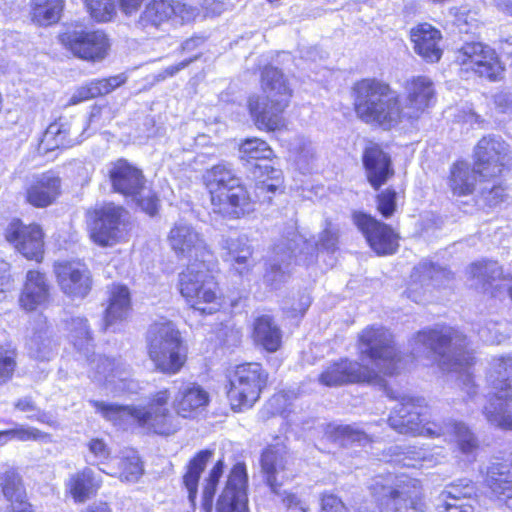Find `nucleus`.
Listing matches in <instances>:
<instances>
[{
  "instance_id": "f257e3e1",
  "label": "nucleus",
  "mask_w": 512,
  "mask_h": 512,
  "mask_svg": "<svg viewBox=\"0 0 512 512\" xmlns=\"http://www.w3.org/2000/svg\"><path fill=\"white\" fill-rule=\"evenodd\" d=\"M415 356L431 354L442 371L458 372L457 385L466 393L464 401L473 400L477 394L476 385L468 368L474 357L468 350L466 337L452 327H440L419 331L412 340Z\"/></svg>"
},
{
  "instance_id": "f03ea898",
  "label": "nucleus",
  "mask_w": 512,
  "mask_h": 512,
  "mask_svg": "<svg viewBox=\"0 0 512 512\" xmlns=\"http://www.w3.org/2000/svg\"><path fill=\"white\" fill-rule=\"evenodd\" d=\"M422 402L421 399L403 396L388 418L390 427L400 434L443 437L445 441H455L459 450L466 455L477 450L478 440L465 423L452 419L442 423L426 421V408Z\"/></svg>"
},
{
  "instance_id": "7ed1b4c3",
  "label": "nucleus",
  "mask_w": 512,
  "mask_h": 512,
  "mask_svg": "<svg viewBox=\"0 0 512 512\" xmlns=\"http://www.w3.org/2000/svg\"><path fill=\"white\" fill-rule=\"evenodd\" d=\"M382 512H425L420 481L392 473L375 476L369 485ZM320 512H347L344 503L333 494H324Z\"/></svg>"
},
{
  "instance_id": "20e7f679",
  "label": "nucleus",
  "mask_w": 512,
  "mask_h": 512,
  "mask_svg": "<svg viewBox=\"0 0 512 512\" xmlns=\"http://www.w3.org/2000/svg\"><path fill=\"white\" fill-rule=\"evenodd\" d=\"M168 389H162L150 398L148 407L118 405L91 400L90 403L106 420L123 429L137 424L160 435H170L177 431L179 422L167 407L170 400Z\"/></svg>"
},
{
  "instance_id": "39448f33",
  "label": "nucleus",
  "mask_w": 512,
  "mask_h": 512,
  "mask_svg": "<svg viewBox=\"0 0 512 512\" xmlns=\"http://www.w3.org/2000/svg\"><path fill=\"white\" fill-rule=\"evenodd\" d=\"M352 93L355 113L367 124L391 129L408 120L399 94L382 80L362 79L354 84Z\"/></svg>"
},
{
  "instance_id": "423d86ee",
  "label": "nucleus",
  "mask_w": 512,
  "mask_h": 512,
  "mask_svg": "<svg viewBox=\"0 0 512 512\" xmlns=\"http://www.w3.org/2000/svg\"><path fill=\"white\" fill-rule=\"evenodd\" d=\"M204 181L210 194L213 213L224 218L238 219L254 210V202L248 190L230 165H214L206 171Z\"/></svg>"
},
{
  "instance_id": "0eeeda50",
  "label": "nucleus",
  "mask_w": 512,
  "mask_h": 512,
  "mask_svg": "<svg viewBox=\"0 0 512 512\" xmlns=\"http://www.w3.org/2000/svg\"><path fill=\"white\" fill-rule=\"evenodd\" d=\"M488 382L492 392L483 407V415L491 425L512 430V355L492 360Z\"/></svg>"
},
{
  "instance_id": "6e6552de",
  "label": "nucleus",
  "mask_w": 512,
  "mask_h": 512,
  "mask_svg": "<svg viewBox=\"0 0 512 512\" xmlns=\"http://www.w3.org/2000/svg\"><path fill=\"white\" fill-rule=\"evenodd\" d=\"M147 349L156 371L174 375L180 372L187 360L180 331L169 320L150 325L147 332Z\"/></svg>"
},
{
  "instance_id": "1a4fd4ad",
  "label": "nucleus",
  "mask_w": 512,
  "mask_h": 512,
  "mask_svg": "<svg viewBox=\"0 0 512 512\" xmlns=\"http://www.w3.org/2000/svg\"><path fill=\"white\" fill-rule=\"evenodd\" d=\"M214 264L191 262L180 274L179 286L182 296L195 310L204 314H212L218 310L216 282L211 274Z\"/></svg>"
},
{
  "instance_id": "9d476101",
  "label": "nucleus",
  "mask_w": 512,
  "mask_h": 512,
  "mask_svg": "<svg viewBox=\"0 0 512 512\" xmlns=\"http://www.w3.org/2000/svg\"><path fill=\"white\" fill-rule=\"evenodd\" d=\"M112 190L130 198L149 215L157 212V198L147 189L142 171L125 159H118L107 166Z\"/></svg>"
},
{
  "instance_id": "9b49d317",
  "label": "nucleus",
  "mask_w": 512,
  "mask_h": 512,
  "mask_svg": "<svg viewBox=\"0 0 512 512\" xmlns=\"http://www.w3.org/2000/svg\"><path fill=\"white\" fill-rule=\"evenodd\" d=\"M361 359H369L386 375H393L400 369L401 357L393 336L383 326H368L358 337Z\"/></svg>"
},
{
  "instance_id": "f8f14e48",
  "label": "nucleus",
  "mask_w": 512,
  "mask_h": 512,
  "mask_svg": "<svg viewBox=\"0 0 512 512\" xmlns=\"http://www.w3.org/2000/svg\"><path fill=\"white\" fill-rule=\"evenodd\" d=\"M267 374L258 363L238 365L229 377L228 399L233 409L250 408L259 399Z\"/></svg>"
},
{
  "instance_id": "ddd939ff",
  "label": "nucleus",
  "mask_w": 512,
  "mask_h": 512,
  "mask_svg": "<svg viewBox=\"0 0 512 512\" xmlns=\"http://www.w3.org/2000/svg\"><path fill=\"white\" fill-rule=\"evenodd\" d=\"M475 169L480 178H500L512 165V150L499 135L482 137L475 149Z\"/></svg>"
},
{
  "instance_id": "4468645a",
  "label": "nucleus",
  "mask_w": 512,
  "mask_h": 512,
  "mask_svg": "<svg viewBox=\"0 0 512 512\" xmlns=\"http://www.w3.org/2000/svg\"><path fill=\"white\" fill-rule=\"evenodd\" d=\"M316 247L310 244L303 235L292 232L291 238L281 241L274 247V258L269 263L264 274L265 282L277 288L279 284L285 282L288 278V266L291 260L298 259L302 253H310L315 251Z\"/></svg>"
},
{
  "instance_id": "2eb2a0df",
  "label": "nucleus",
  "mask_w": 512,
  "mask_h": 512,
  "mask_svg": "<svg viewBox=\"0 0 512 512\" xmlns=\"http://www.w3.org/2000/svg\"><path fill=\"white\" fill-rule=\"evenodd\" d=\"M167 241L176 255L187 259L189 263L201 260L203 263H212L214 260L203 236L187 222H176L169 231Z\"/></svg>"
},
{
  "instance_id": "dca6fc26",
  "label": "nucleus",
  "mask_w": 512,
  "mask_h": 512,
  "mask_svg": "<svg viewBox=\"0 0 512 512\" xmlns=\"http://www.w3.org/2000/svg\"><path fill=\"white\" fill-rule=\"evenodd\" d=\"M59 40L74 56L92 62L103 60L110 47L107 35L100 30L67 31L59 36Z\"/></svg>"
},
{
  "instance_id": "f3484780",
  "label": "nucleus",
  "mask_w": 512,
  "mask_h": 512,
  "mask_svg": "<svg viewBox=\"0 0 512 512\" xmlns=\"http://www.w3.org/2000/svg\"><path fill=\"white\" fill-rule=\"evenodd\" d=\"M457 61L467 70H473L491 81L501 79L504 67L495 51L481 43H467L457 53Z\"/></svg>"
},
{
  "instance_id": "a211bd4d",
  "label": "nucleus",
  "mask_w": 512,
  "mask_h": 512,
  "mask_svg": "<svg viewBox=\"0 0 512 512\" xmlns=\"http://www.w3.org/2000/svg\"><path fill=\"white\" fill-rule=\"evenodd\" d=\"M126 211L112 203L96 211V218L91 226V239L98 245L106 247L117 243L123 236L124 216Z\"/></svg>"
},
{
  "instance_id": "6ab92c4d",
  "label": "nucleus",
  "mask_w": 512,
  "mask_h": 512,
  "mask_svg": "<svg viewBox=\"0 0 512 512\" xmlns=\"http://www.w3.org/2000/svg\"><path fill=\"white\" fill-rule=\"evenodd\" d=\"M126 211L112 203L96 211V218L91 226V239L98 245L106 247L117 243L123 236L124 216Z\"/></svg>"
},
{
  "instance_id": "aec40b11",
  "label": "nucleus",
  "mask_w": 512,
  "mask_h": 512,
  "mask_svg": "<svg viewBox=\"0 0 512 512\" xmlns=\"http://www.w3.org/2000/svg\"><path fill=\"white\" fill-rule=\"evenodd\" d=\"M248 475L244 463H236L216 503V512H249Z\"/></svg>"
},
{
  "instance_id": "412c9836",
  "label": "nucleus",
  "mask_w": 512,
  "mask_h": 512,
  "mask_svg": "<svg viewBox=\"0 0 512 512\" xmlns=\"http://www.w3.org/2000/svg\"><path fill=\"white\" fill-rule=\"evenodd\" d=\"M353 222L378 255H389L396 252L398 235L390 226L363 212H354Z\"/></svg>"
},
{
  "instance_id": "4be33fe9",
  "label": "nucleus",
  "mask_w": 512,
  "mask_h": 512,
  "mask_svg": "<svg viewBox=\"0 0 512 512\" xmlns=\"http://www.w3.org/2000/svg\"><path fill=\"white\" fill-rule=\"evenodd\" d=\"M5 238L27 259L41 261L44 241L40 226L25 225L21 220L14 219L6 228Z\"/></svg>"
},
{
  "instance_id": "5701e85b",
  "label": "nucleus",
  "mask_w": 512,
  "mask_h": 512,
  "mask_svg": "<svg viewBox=\"0 0 512 512\" xmlns=\"http://www.w3.org/2000/svg\"><path fill=\"white\" fill-rule=\"evenodd\" d=\"M376 378L374 370L357 361L347 358L328 364L318 377L327 387H338L350 383L372 382Z\"/></svg>"
},
{
  "instance_id": "b1692460",
  "label": "nucleus",
  "mask_w": 512,
  "mask_h": 512,
  "mask_svg": "<svg viewBox=\"0 0 512 512\" xmlns=\"http://www.w3.org/2000/svg\"><path fill=\"white\" fill-rule=\"evenodd\" d=\"M173 408L182 418L194 419L210 402V395L200 384L192 381H175Z\"/></svg>"
},
{
  "instance_id": "393cba45",
  "label": "nucleus",
  "mask_w": 512,
  "mask_h": 512,
  "mask_svg": "<svg viewBox=\"0 0 512 512\" xmlns=\"http://www.w3.org/2000/svg\"><path fill=\"white\" fill-rule=\"evenodd\" d=\"M61 291L72 299L85 298L92 289L89 269L78 262H60L54 267Z\"/></svg>"
},
{
  "instance_id": "a878e982",
  "label": "nucleus",
  "mask_w": 512,
  "mask_h": 512,
  "mask_svg": "<svg viewBox=\"0 0 512 512\" xmlns=\"http://www.w3.org/2000/svg\"><path fill=\"white\" fill-rule=\"evenodd\" d=\"M363 167L369 184L378 190L394 175L390 155L375 143H370L363 151Z\"/></svg>"
},
{
  "instance_id": "bb28decb",
  "label": "nucleus",
  "mask_w": 512,
  "mask_h": 512,
  "mask_svg": "<svg viewBox=\"0 0 512 512\" xmlns=\"http://www.w3.org/2000/svg\"><path fill=\"white\" fill-rule=\"evenodd\" d=\"M405 92L403 107L408 120L418 119L430 107L435 97L433 82L424 76L407 81Z\"/></svg>"
},
{
  "instance_id": "cd10ccee",
  "label": "nucleus",
  "mask_w": 512,
  "mask_h": 512,
  "mask_svg": "<svg viewBox=\"0 0 512 512\" xmlns=\"http://www.w3.org/2000/svg\"><path fill=\"white\" fill-rule=\"evenodd\" d=\"M61 179L52 171L34 175L26 186V201L37 208L51 205L60 195Z\"/></svg>"
},
{
  "instance_id": "c85d7f7f",
  "label": "nucleus",
  "mask_w": 512,
  "mask_h": 512,
  "mask_svg": "<svg viewBox=\"0 0 512 512\" xmlns=\"http://www.w3.org/2000/svg\"><path fill=\"white\" fill-rule=\"evenodd\" d=\"M0 488L10 505L6 512H33L26 500V491L16 469L9 464H0Z\"/></svg>"
},
{
  "instance_id": "c756f323",
  "label": "nucleus",
  "mask_w": 512,
  "mask_h": 512,
  "mask_svg": "<svg viewBox=\"0 0 512 512\" xmlns=\"http://www.w3.org/2000/svg\"><path fill=\"white\" fill-rule=\"evenodd\" d=\"M278 100V98H268L266 96L250 97L248 102L249 111L259 129L275 131L285 126L282 113L287 107L280 110Z\"/></svg>"
},
{
  "instance_id": "7c9ffc66",
  "label": "nucleus",
  "mask_w": 512,
  "mask_h": 512,
  "mask_svg": "<svg viewBox=\"0 0 512 512\" xmlns=\"http://www.w3.org/2000/svg\"><path fill=\"white\" fill-rule=\"evenodd\" d=\"M288 460V451L282 444L271 445L267 447L260 459L261 472L267 485L273 493L278 494V489L282 485Z\"/></svg>"
},
{
  "instance_id": "2f4dec72",
  "label": "nucleus",
  "mask_w": 512,
  "mask_h": 512,
  "mask_svg": "<svg viewBox=\"0 0 512 512\" xmlns=\"http://www.w3.org/2000/svg\"><path fill=\"white\" fill-rule=\"evenodd\" d=\"M50 301V285L46 276L30 270L26 274V281L19 297L21 308L26 311H34L45 307Z\"/></svg>"
},
{
  "instance_id": "473e14b6",
  "label": "nucleus",
  "mask_w": 512,
  "mask_h": 512,
  "mask_svg": "<svg viewBox=\"0 0 512 512\" xmlns=\"http://www.w3.org/2000/svg\"><path fill=\"white\" fill-rule=\"evenodd\" d=\"M410 38L414 51L428 62H437L442 56L441 32L431 24L422 23L412 28Z\"/></svg>"
},
{
  "instance_id": "72a5a7b5",
  "label": "nucleus",
  "mask_w": 512,
  "mask_h": 512,
  "mask_svg": "<svg viewBox=\"0 0 512 512\" xmlns=\"http://www.w3.org/2000/svg\"><path fill=\"white\" fill-rule=\"evenodd\" d=\"M131 312L129 289L120 284L109 288L108 306L105 310V329L126 320Z\"/></svg>"
},
{
  "instance_id": "f704fd0d",
  "label": "nucleus",
  "mask_w": 512,
  "mask_h": 512,
  "mask_svg": "<svg viewBox=\"0 0 512 512\" xmlns=\"http://www.w3.org/2000/svg\"><path fill=\"white\" fill-rule=\"evenodd\" d=\"M129 376V369L121 364L116 363L114 359L99 356L95 364V372L93 379L112 385L117 390L126 389V381Z\"/></svg>"
},
{
  "instance_id": "c9c22d12",
  "label": "nucleus",
  "mask_w": 512,
  "mask_h": 512,
  "mask_svg": "<svg viewBox=\"0 0 512 512\" xmlns=\"http://www.w3.org/2000/svg\"><path fill=\"white\" fill-rule=\"evenodd\" d=\"M486 483L498 499H512V464L492 463L487 468Z\"/></svg>"
},
{
  "instance_id": "e433bc0d",
  "label": "nucleus",
  "mask_w": 512,
  "mask_h": 512,
  "mask_svg": "<svg viewBox=\"0 0 512 512\" xmlns=\"http://www.w3.org/2000/svg\"><path fill=\"white\" fill-rule=\"evenodd\" d=\"M253 339L267 352H276L282 343V331L268 315L258 317L254 322Z\"/></svg>"
},
{
  "instance_id": "4c0bfd02",
  "label": "nucleus",
  "mask_w": 512,
  "mask_h": 512,
  "mask_svg": "<svg viewBox=\"0 0 512 512\" xmlns=\"http://www.w3.org/2000/svg\"><path fill=\"white\" fill-rule=\"evenodd\" d=\"M262 87L268 98H278V107H288L291 91L283 73L275 67H265L262 72Z\"/></svg>"
},
{
  "instance_id": "58836bf2",
  "label": "nucleus",
  "mask_w": 512,
  "mask_h": 512,
  "mask_svg": "<svg viewBox=\"0 0 512 512\" xmlns=\"http://www.w3.org/2000/svg\"><path fill=\"white\" fill-rule=\"evenodd\" d=\"M66 487L75 502L83 503L100 487V481L95 479L91 468L85 467L70 476Z\"/></svg>"
},
{
  "instance_id": "ea45409f",
  "label": "nucleus",
  "mask_w": 512,
  "mask_h": 512,
  "mask_svg": "<svg viewBox=\"0 0 512 512\" xmlns=\"http://www.w3.org/2000/svg\"><path fill=\"white\" fill-rule=\"evenodd\" d=\"M174 14V8L168 0H151L136 21V27L142 30L156 29Z\"/></svg>"
},
{
  "instance_id": "a19ab883",
  "label": "nucleus",
  "mask_w": 512,
  "mask_h": 512,
  "mask_svg": "<svg viewBox=\"0 0 512 512\" xmlns=\"http://www.w3.org/2000/svg\"><path fill=\"white\" fill-rule=\"evenodd\" d=\"M71 126L61 120L50 124L45 130L39 143V150L43 153L54 151L58 148H65L76 143L71 137Z\"/></svg>"
},
{
  "instance_id": "79ce46f5",
  "label": "nucleus",
  "mask_w": 512,
  "mask_h": 512,
  "mask_svg": "<svg viewBox=\"0 0 512 512\" xmlns=\"http://www.w3.org/2000/svg\"><path fill=\"white\" fill-rule=\"evenodd\" d=\"M213 456V451L202 450L198 452L188 463L187 470L183 475V486L188 493V499L195 505V499L198 493V483L202 472L207 463Z\"/></svg>"
},
{
  "instance_id": "37998d69",
  "label": "nucleus",
  "mask_w": 512,
  "mask_h": 512,
  "mask_svg": "<svg viewBox=\"0 0 512 512\" xmlns=\"http://www.w3.org/2000/svg\"><path fill=\"white\" fill-rule=\"evenodd\" d=\"M475 165L473 168L466 162L455 163L450 171L449 187L454 195L465 196L474 192L476 186Z\"/></svg>"
},
{
  "instance_id": "c03bdc74",
  "label": "nucleus",
  "mask_w": 512,
  "mask_h": 512,
  "mask_svg": "<svg viewBox=\"0 0 512 512\" xmlns=\"http://www.w3.org/2000/svg\"><path fill=\"white\" fill-rule=\"evenodd\" d=\"M64 3V0H32L30 4L32 21L40 26L58 22Z\"/></svg>"
},
{
  "instance_id": "a18cd8bd",
  "label": "nucleus",
  "mask_w": 512,
  "mask_h": 512,
  "mask_svg": "<svg viewBox=\"0 0 512 512\" xmlns=\"http://www.w3.org/2000/svg\"><path fill=\"white\" fill-rule=\"evenodd\" d=\"M124 81L125 78L121 75L92 81L88 85L77 90V92L71 97L70 104H77L91 98L108 94L124 83Z\"/></svg>"
},
{
  "instance_id": "49530a36",
  "label": "nucleus",
  "mask_w": 512,
  "mask_h": 512,
  "mask_svg": "<svg viewBox=\"0 0 512 512\" xmlns=\"http://www.w3.org/2000/svg\"><path fill=\"white\" fill-rule=\"evenodd\" d=\"M239 153L241 160L251 164L255 170V164L252 161L267 160L272 156L273 152L265 141L259 138H251L241 143Z\"/></svg>"
},
{
  "instance_id": "de8ad7c7",
  "label": "nucleus",
  "mask_w": 512,
  "mask_h": 512,
  "mask_svg": "<svg viewBox=\"0 0 512 512\" xmlns=\"http://www.w3.org/2000/svg\"><path fill=\"white\" fill-rule=\"evenodd\" d=\"M412 277L421 282H432L440 286L451 279V272L432 262L423 261L415 268Z\"/></svg>"
},
{
  "instance_id": "09e8293b",
  "label": "nucleus",
  "mask_w": 512,
  "mask_h": 512,
  "mask_svg": "<svg viewBox=\"0 0 512 512\" xmlns=\"http://www.w3.org/2000/svg\"><path fill=\"white\" fill-rule=\"evenodd\" d=\"M223 472L224 462L220 459L215 463V465L209 471L208 476L204 480L202 490V509L204 512H212L213 498Z\"/></svg>"
},
{
  "instance_id": "8fccbe9b",
  "label": "nucleus",
  "mask_w": 512,
  "mask_h": 512,
  "mask_svg": "<svg viewBox=\"0 0 512 512\" xmlns=\"http://www.w3.org/2000/svg\"><path fill=\"white\" fill-rule=\"evenodd\" d=\"M28 351L31 357L49 361L54 355V345L46 331L35 332L27 342Z\"/></svg>"
},
{
  "instance_id": "3c124183",
  "label": "nucleus",
  "mask_w": 512,
  "mask_h": 512,
  "mask_svg": "<svg viewBox=\"0 0 512 512\" xmlns=\"http://www.w3.org/2000/svg\"><path fill=\"white\" fill-rule=\"evenodd\" d=\"M502 268L494 261H478L472 263L468 268L471 279H476L479 284L485 285L499 279L502 276Z\"/></svg>"
},
{
  "instance_id": "603ef678",
  "label": "nucleus",
  "mask_w": 512,
  "mask_h": 512,
  "mask_svg": "<svg viewBox=\"0 0 512 512\" xmlns=\"http://www.w3.org/2000/svg\"><path fill=\"white\" fill-rule=\"evenodd\" d=\"M143 474L140 458L135 452L123 456L118 462V472L115 473L122 482L135 483Z\"/></svg>"
},
{
  "instance_id": "864d4df0",
  "label": "nucleus",
  "mask_w": 512,
  "mask_h": 512,
  "mask_svg": "<svg viewBox=\"0 0 512 512\" xmlns=\"http://www.w3.org/2000/svg\"><path fill=\"white\" fill-rule=\"evenodd\" d=\"M475 494V487L468 479H461L453 482L445 487L440 494V499L446 502L457 503L458 501L466 498H471Z\"/></svg>"
},
{
  "instance_id": "5fc2aeb1",
  "label": "nucleus",
  "mask_w": 512,
  "mask_h": 512,
  "mask_svg": "<svg viewBox=\"0 0 512 512\" xmlns=\"http://www.w3.org/2000/svg\"><path fill=\"white\" fill-rule=\"evenodd\" d=\"M92 18L99 22L110 21L116 14L115 0H84Z\"/></svg>"
},
{
  "instance_id": "6e6d98bb",
  "label": "nucleus",
  "mask_w": 512,
  "mask_h": 512,
  "mask_svg": "<svg viewBox=\"0 0 512 512\" xmlns=\"http://www.w3.org/2000/svg\"><path fill=\"white\" fill-rule=\"evenodd\" d=\"M335 440L339 441L342 445H350L359 443L365 446L370 443L371 439L362 430L351 425H338L335 427Z\"/></svg>"
},
{
  "instance_id": "4d7b16f0",
  "label": "nucleus",
  "mask_w": 512,
  "mask_h": 512,
  "mask_svg": "<svg viewBox=\"0 0 512 512\" xmlns=\"http://www.w3.org/2000/svg\"><path fill=\"white\" fill-rule=\"evenodd\" d=\"M505 189L499 182V178H480V194L489 206L500 203L505 196Z\"/></svg>"
},
{
  "instance_id": "13d9d810",
  "label": "nucleus",
  "mask_w": 512,
  "mask_h": 512,
  "mask_svg": "<svg viewBox=\"0 0 512 512\" xmlns=\"http://www.w3.org/2000/svg\"><path fill=\"white\" fill-rule=\"evenodd\" d=\"M404 465L407 467H432L438 463L436 457L428 450L417 447H409L403 459Z\"/></svg>"
},
{
  "instance_id": "bf43d9fd",
  "label": "nucleus",
  "mask_w": 512,
  "mask_h": 512,
  "mask_svg": "<svg viewBox=\"0 0 512 512\" xmlns=\"http://www.w3.org/2000/svg\"><path fill=\"white\" fill-rule=\"evenodd\" d=\"M269 172L274 174L273 176H271V180H274L275 182L272 183L266 180L259 181V183L257 184V190L260 191L261 193L268 192L273 194L280 188L282 184L281 171L273 169L267 164L262 165L259 164L258 162L255 163V171H253V174L256 178L261 177L264 173L269 174Z\"/></svg>"
},
{
  "instance_id": "052dcab7",
  "label": "nucleus",
  "mask_w": 512,
  "mask_h": 512,
  "mask_svg": "<svg viewBox=\"0 0 512 512\" xmlns=\"http://www.w3.org/2000/svg\"><path fill=\"white\" fill-rule=\"evenodd\" d=\"M70 332L74 345L79 349H82L84 344L91 340L90 330L85 318H72L70 321Z\"/></svg>"
},
{
  "instance_id": "680f3d73",
  "label": "nucleus",
  "mask_w": 512,
  "mask_h": 512,
  "mask_svg": "<svg viewBox=\"0 0 512 512\" xmlns=\"http://www.w3.org/2000/svg\"><path fill=\"white\" fill-rule=\"evenodd\" d=\"M15 368V351L0 347V385L7 383L12 378Z\"/></svg>"
},
{
  "instance_id": "e2e57ef3",
  "label": "nucleus",
  "mask_w": 512,
  "mask_h": 512,
  "mask_svg": "<svg viewBox=\"0 0 512 512\" xmlns=\"http://www.w3.org/2000/svg\"><path fill=\"white\" fill-rule=\"evenodd\" d=\"M90 456L87 462L90 464L104 463L111 454V450L103 439L93 438L87 444Z\"/></svg>"
},
{
  "instance_id": "0e129e2a",
  "label": "nucleus",
  "mask_w": 512,
  "mask_h": 512,
  "mask_svg": "<svg viewBox=\"0 0 512 512\" xmlns=\"http://www.w3.org/2000/svg\"><path fill=\"white\" fill-rule=\"evenodd\" d=\"M220 247L225 251L223 254V259L232 258L237 254H242L241 252L244 249H252L248 244V240L245 236H237V237H222L220 241Z\"/></svg>"
},
{
  "instance_id": "69168bd1",
  "label": "nucleus",
  "mask_w": 512,
  "mask_h": 512,
  "mask_svg": "<svg viewBox=\"0 0 512 512\" xmlns=\"http://www.w3.org/2000/svg\"><path fill=\"white\" fill-rule=\"evenodd\" d=\"M48 435L36 428L19 427L15 429L0 431V438L17 439L20 441L44 439Z\"/></svg>"
},
{
  "instance_id": "338daca9",
  "label": "nucleus",
  "mask_w": 512,
  "mask_h": 512,
  "mask_svg": "<svg viewBox=\"0 0 512 512\" xmlns=\"http://www.w3.org/2000/svg\"><path fill=\"white\" fill-rule=\"evenodd\" d=\"M339 243V229L334 227L330 221H326V226L319 235L316 246L322 249L334 252L338 248Z\"/></svg>"
},
{
  "instance_id": "774afa93",
  "label": "nucleus",
  "mask_w": 512,
  "mask_h": 512,
  "mask_svg": "<svg viewBox=\"0 0 512 512\" xmlns=\"http://www.w3.org/2000/svg\"><path fill=\"white\" fill-rule=\"evenodd\" d=\"M241 252L243 253L237 254L232 258H225V261L228 262L238 274L244 275L248 273L254 265L252 258L253 251L252 249H244Z\"/></svg>"
}]
</instances>
